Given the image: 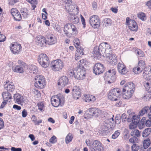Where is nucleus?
I'll return each instance as SVG.
<instances>
[{
    "label": "nucleus",
    "mask_w": 151,
    "mask_h": 151,
    "mask_svg": "<svg viewBox=\"0 0 151 151\" xmlns=\"http://www.w3.org/2000/svg\"><path fill=\"white\" fill-rule=\"evenodd\" d=\"M104 47V45H103L102 43L99 47H94L93 51L94 58L99 59L101 57V53H108Z\"/></svg>",
    "instance_id": "f257e3e1"
},
{
    "label": "nucleus",
    "mask_w": 151,
    "mask_h": 151,
    "mask_svg": "<svg viewBox=\"0 0 151 151\" xmlns=\"http://www.w3.org/2000/svg\"><path fill=\"white\" fill-rule=\"evenodd\" d=\"M37 60L41 66L45 68L47 67L50 63L48 58L44 54H40L38 57Z\"/></svg>",
    "instance_id": "f03ea898"
},
{
    "label": "nucleus",
    "mask_w": 151,
    "mask_h": 151,
    "mask_svg": "<svg viewBox=\"0 0 151 151\" xmlns=\"http://www.w3.org/2000/svg\"><path fill=\"white\" fill-rule=\"evenodd\" d=\"M116 73L115 70H109L106 72L104 78L109 83H113L116 80L115 76Z\"/></svg>",
    "instance_id": "7ed1b4c3"
},
{
    "label": "nucleus",
    "mask_w": 151,
    "mask_h": 151,
    "mask_svg": "<svg viewBox=\"0 0 151 151\" xmlns=\"http://www.w3.org/2000/svg\"><path fill=\"white\" fill-rule=\"evenodd\" d=\"M121 93L119 89L114 88L110 90L108 95V98L111 101L119 100L118 98Z\"/></svg>",
    "instance_id": "20e7f679"
},
{
    "label": "nucleus",
    "mask_w": 151,
    "mask_h": 151,
    "mask_svg": "<svg viewBox=\"0 0 151 151\" xmlns=\"http://www.w3.org/2000/svg\"><path fill=\"white\" fill-rule=\"evenodd\" d=\"M63 63L60 59L54 60L51 64V67L55 71L60 70L63 68Z\"/></svg>",
    "instance_id": "39448f33"
},
{
    "label": "nucleus",
    "mask_w": 151,
    "mask_h": 151,
    "mask_svg": "<svg viewBox=\"0 0 151 151\" xmlns=\"http://www.w3.org/2000/svg\"><path fill=\"white\" fill-rule=\"evenodd\" d=\"M131 135L133 137L129 139V142L132 143H137L139 141L138 138L140 136L139 130L136 129H133L131 133Z\"/></svg>",
    "instance_id": "423d86ee"
},
{
    "label": "nucleus",
    "mask_w": 151,
    "mask_h": 151,
    "mask_svg": "<svg viewBox=\"0 0 151 151\" xmlns=\"http://www.w3.org/2000/svg\"><path fill=\"white\" fill-rule=\"evenodd\" d=\"M90 150L91 151H103V147L102 144L100 141L95 140L92 143Z\"/></svg>",
    "instance_id": "0eeeda50"
},
{
    "label": "nucleus",
    "mask_w": 151,
    "mask_h": 151,
    "mask_svg": "<svg viewBox=\"0 0 151 151\" xmlns=\"http://www.w3.org/2000/svg\"><path fill=\"white\" fill-rule=\"evenodd\" d=\"M10 48L13 54L17 55L21 50L22 47L20 44L17 42H14L10 45Z\"/></svg>",
    "instance_id": "6e6552de"
},
{
    "label": "nucleus",
    "mask_w": 151,
    "mask_h": 151,
    "mask_svg": "<svg viewBox=\"0 0 151 151\" xmlns=\"http://www.w3.org/2000/svg\"><path fill=\"white\" fill-rule=\"evenodd\" d=\"M89 22L91 25L94 28H98L100 26V22L98 17L96 15H93L90 17Z\"/></svg>",
    "instance_id": "1a4fd4ad"
},
{
    "label": "nucleus",
    "mask_w": 151,
    "mask_h": 151,
    "mask_svg": "<svg viewBox=\"0 0 151 151\" xmlns=\"http://www.w3.org/2000/svg\"><path fill=\"white\" fill-rule=\"evenodd\" d=\"M85 74V69L77 68L75 70L74 77L76 79L81 80L84 78Z\"/></svg>",
    "instance_id": "9d476101"
},
{
    "label": "nucleus",
    "mask_w": 151,
    "mask_h": 151,
    "mask_svg": "<svg viewBox=\"0 0 151 151\" xmlns=\"http://www.w3.org/2000/svg\"><path fill=\"white\" fill-rule=\"evenodd\" d=\"M144 86L147 92L144 95L143 99L146 101H150L151 99V84L147 82L145 83Z\"/></svg>",
    "instance_id": "9b49d317"
},
{
    "label": "nucleus",
    "mask_w": 151,
    "mask_h": 151,
    "mask_svg": "<svg viewBox=\"0 0 151 151\" xmlns=\"http://www.w3.org/2000/svg\"><path fill=\"white\" fill-rule=\"evenodd\" d=\"M18 63L20 65L13 66L12 70L15 72L22 73L24 72L23 68L24 67L25 63L21 60H18Z\"/></svg>",
    "instance_id": "f8f14e48"
},
{
    "label": "nucleus",
    "mask_w": 151,
    "mask_h": 151,
    "mask_svg": "<svg viewBox=\"0 0 151 151\" xmlns=\"http://www.w3.org/2000/svg\"><path fill=\"white\" fill-rule=\"evenodd\" d=\"M104 67L103 65L101 63H98L94 66L93 72L96 75H99L103 73L104 71Z\"/></svg>",
    "instance_id": "ddd939ff"
},
{
    "label": "nucleus",
    "mask_w": 151,
    "mask_h": 151,
    "mask_svg": "<svg viewBox=\"0 0 151 151\" xmlns=\"http://www.w3.org/2000/svg\"><path fill=\"white\" fill-rule=\"evenodd\" d=\"M61 99V96L60 94L53 96L51 99L52 105L54 107H58L60 104Z\"/></svg>",
    "instance_id": "4468645a"
},
{
    "label": "nucleus",
    "mask_w": 151,
    "mask_h": 151,
    "mask_svg": "<svg viewBox=\"0 0 151 151\" xmlns=\"http://www.w3.org/2000/svg\"><path fill=\"white\" fill-rule=\"evenodd\" d=\"M81 89L79 87L74 86L72 89V94L73 99L76 100L78 99L81 96Z\"/></svg>",
    "instance_id": "2eb2a0df"
},
{
    "label": "nucleus",
    "mask_w": 151,
    "mask_h": 151,
    "mask_svg": "<svg viewBox=\"0 0 151 151\" xmlns=\"http://www.w3.org/2000/svg\"><path fill=\"white\" fill-rule=\"evenodd\" d=\"M12 15L13 17L15 20L17 21H20L22 19L21 14L16 8H12L11 11Z\"/></svg>",
    "instance_id": "dca6fc26"
},
{
    "label": "nucleus",
    "mask_w": 151,
    "mask_h": 151,
    "mask_svg": "<svg viewBox=\"0 0 151 151\" xmlns=\"http://www.w3.org/2000/svg\"><path fill=\"white\" fill-rule=\"evenodd\" d=\"M36 42L39 46L42 47L47 44L46 40L44 37L42 36H39L36 37Z\"/></svg>",
    "instance_id": "f3484780"
},
{
    "label": "nucleus",
    "mask_w": 151,
    "mask_h": 151,
    "mask_svg": "<svg viewBox=\"0 0 151 151\" xmlns=\"http://www.w3.org/2000/svg\"><path fill=\"white\" fill-rule=\"evenodd\" d=\"M68 82V77L65 76H63L59 79L58 84L63 87L67 85Z\"/></svg>",
    "instance_id": "a211bd4d"
},
{
    "label": "nucleus",
    "mask_w": 151,
    "mask_h": 151,
    "mask_svg": "<svg viewBox=\"0 0 151 151\" xmlns=\"http://www.w3.org/2000/svg\"><path fill=\"white\" fill-rule=\"evenodd\" d=\"M128 26L129 29L132 31L136 32L138 29V26L136 22L134 20L131 21Z\"/></svg>",
    "instance_id": "6ab92c4d"
},
{
    "label": "nucleus",
    "mask_w": 151,
    "mask_h": 151,
    "mask_svg": "<svg viewBox=\"0 0 151 151\" xmlns=\"http://www.w3.org/2000/svg\"><path fill=\"white\" fill-rule=\"evenodd\" d=\"M4 88L9 92H12L15 88V86L14 84L12 82L10 83L9 81H6V84L4 85Z\"/></svg>",
    "instance_id": "aec40b11"
},
{
    "label": "nucleus",
    "mask_w": 151,
    "mask_h": 151,
    "mask_svg": "<svg viewBox=\"0 0 151 151\" xmlns=\"http://www.w3.org/2000/svg\"><path fill=\"white\" fill-rule=\"evenodd\" d=\"M135 84L132 82H128L125 84L124 87L122 89V91L124 92L126 90H130L131 89H133L134 91L135 89Z\"/></svg>",
    "instance_id": "412c9836"
},
{
    "label": "nucleus",
    "mask_w": 151,
    "mask_h": 151,
    "mask_svg": "<svg viewBox=\"0 0 151 151\" xmlns=\"http://www.w3.org/2000/svg\"><path fill=\"white\" fill-rule=\"evenodd\" d=\"M46 41L47 44L52 45L57 42V39L54 35L49 36L47 37Z\"/></svg>",
    "instance_id": "4be33fe9"
},
{
    "label": "nucleus",
    "mask_w": 151,
    "mask_h": 151,
    "mask_svg": "<svg viewBox=\"0 0 151 151\" xmlns=\"http://www.w3.org/2000/svg\"><path fill=\"white\" fill-rule=\"evenodd\" d=\"M117 65L118 70L119 73L123 75L127 73V71L124 65L119 63Z\"/></svg>",
    "instance_id": "5701e85b"
},
{
    "label": "nucleus",
    "mask_w": 151,
    "mask_h": 151,
    "mask_svg": "<svg viewBox=\"0 0 151 151\" xmlns=\"http://www.w3.org/2000/svg\"><path fill=\"white\" fill-rule=\"evenodd\" d=\"M129 117L127 118L128 121H129V119L131 118L132 119V121L133 123L135 124H137L139 122L140 118L138 116L132 115V113L129 114Z\"/></svg>",
    "instance_id": "b1692460"
},
{
    "label": "nucleus",
    "mask_w": 151,
    "mask_h": 151,
    "mask_svg": "<svg viewBox=\"0 0 151 151\" xmlns=\"http://www.w3.org/2000/svg\"><path fill=\"white\" fill-rule=\"evenodd\" d=\"M14 100L19 104H20L23 102V96L18 93L14 94Z\"/></svg>",
    "instance_id": "393cba45"
},
{
    "label": "nucleus",
    "mask_w": 151,
    "mask_h": 151,
    "mask_svg": "<svg viewBox=\"0 0 151 151\" xmlns=\"http://www.w3.org/2000/svg\"><path fill=\"white\" fill-rule=\"evenodd\" d=\"M126 91L127 92L123 95V97L125 99H129L132 96V94L134 92V90L131 89V90H126Z\"/></svg>",
    "instance_id": "a878e982"
},
{
    "label": "nucleus",
    "mask_w": 151,
    "mask_h": 151,
    "mask_svg": "<svg viewBox=\"0 0 151 151\" xmlns=\"http://www.w3.org/2000/svg\"><path fill=\"white\" fill-rule=\"evenodd\" d=\"M107 58H109V61L112 64H115L117 62L116 57L114 54H109V56H108Z\"/></svg>",
    "instance_id": "bb28decb"
},
{
    "label": "nucleus",
    "mask_w": 151,
    "mask_h": 151,
    "mask_svg": "<svg viewBox=\"0 0 151 151\" xmlns=\"http://www.w3.org/2000/svg\"><path fill=\"white\" fill-rule=\"evenodd\" d=\"M35 86L39 89H42L44 88L45 85V83H42L38 80H35Z\"/></svg>",
    "instance_id": "cd10ccee"
},
{
    "label": "nucleus",
    "mask_w": 151,
    "mask_h": 151,
    "mask_svg": "<svg viewBox=\"0 0 151 151\" xmlns=\"http://www.w3.org/2000/svg\"><path fill=\"white\" fill-rule=\"evenodd\" d=\"M70 21L74 24L78 23L79 21V19L77 16L76 15H72L70 17Z\"/></svg>",
    "instance_id": "c85d7f7f"
},
{
    "label": "nucleus",
    "mask_w": 151,
    "mask_h": 151,
    "mask_svg": "<svg viewBox=\"0 0 151 151\" xmlns=\"http://www.w3.org/2000/svg\"><path fill=\"white\" fill-rule=\"evenodd\" d=\"M151 132V129L147 128L143 131L142 133V136L143 137H147Z\"/></svg>",
    "instance_id": "c756f323"
},
{
    "label": "nucleus",
    "mask_w": 151,
    "mask_h": 151,
    "mask_svg": "<svg viewBox=\"0 0 151 151\" xmlns=\"http://www.w3.org/2000/svg\"><path fill=\"white\" fill-rule=\"evenodd\" d=\"M20 11L23 17L24 18H26L27 17V15H28V12L27 9L25 8H23L21 9Z\"/></svg>",
    "instance_id": "7c9ffc66"
},
{
    "label": "nucleus",
    "mask_w": 151,
    "mask_h": 151,
    "mask_svg": "<svg viewBox=\"0 0 151 151\" xmlns=\"http://www.w3.org/2000/svg\"><path fill=\"white\" fill-rule=\"evenodd\" d=\"M112 117H111L108 119L106 121V123H108L110 126V128L111 129H113L115 127V124H112V122L114 121V119L113 117L114 116V115H112Z\"/></svg>",
    "instance_id": "2f4dec72"
},
{
    "label": "nucleus",
    "mask_w": 151,
    "mask_h": 151,
    "mask_svg": "<svg viewBox=\"0 0 151 151\" xmlns=\"http://www.w3.org/2000/svg\"><path fill=\"white\" fill-rule=\"evenodd\" d=\"M73 136L71 133H69L66 136L65 139V143L67 144L69 143L72 140Z\"/></svg>",
    "instance_id": "473e14b6"
},
{
    "label": "nucleus",
    "mask_w": 151,
    "mask_h": 151,
    "mask_svg": "<svg viewBox=\"0 0 151 151\" xmlns=\"http://www.w3.org/2000/svg\"><path fill=\"white\" fill-rule=\"evenodd\" d=\"M149 107L148 106H146L143 108L139 113V116H142L145 113H147L149 111Z\"/></svg>",
    "instance_id": "72a5a7b5"
},
{
    "label": "nucleus",
    "mask_w": 151,
    "mask_h": 151,
    "mask_svg": "<svg viewBox=\"0 0 151 151\" xmlns=\"http://www.w3.org/2000/svg\"><path fill=\"white\" fill-rule=\"evenodd\" d=\"M85 61V60L84 59L80 60L78 62L79 65H78L77 68H81V69H85V68L84 67L86 65Z\"/></svg>",
    "instance_id": "f704fd0d"
},
{
    "label": "nucleus",
    "mask_w": 151,
    "mask_h": 151,
    "mask_svg": "<svg viewBox=\"0 0 151 151\" xmlns=\"http://www.w3.org/2000/svg\"><path fill=\"white\" fill-rule=\"evenodd\" d=\"M2 96L4 99H6V100H8L9 99H12V96L11 94L9 92H4L2 93Z\"/></svg>",
    "instance_id": "c9c22d12"
},
{
    "label": "nucleus",
    "mask_w": 151,
    "mask_h": 151,
    "mask_svg": "<svg viewBox=\"0 0 151 151\" xmlns=\"http://www.w3.org/2000/svg\"><path fill=\"white\" fill-rule=\"evenodd\" d=\"M29 72L33 73H36L37 71V68L35 65H31L29 67Z\"/></svg>",
    "instance_id": "e433bc0d"
},
{
    "label": "nucleus",
    "mask_w": 151,
    "mask_h": 151,
    "mask_svg": "<svg viewBox=\"0 0 151 151\" xmlns=\"http://www.w3.org/2000/svg\"><path fill=\"white\" fill-rule=\"evenodd\" d=\"M75 5H72L70 4V5L65 6V9L68 12H74L75 10Z\"/></svg>",
    "instance_id": "4c0bfd02"
},
{
    "label": "nucleus",
    "mask_w": 151,
    "mask_h": 151,
    "mask_svg": "<svg viewBox=\"0 0 151 151\" xmlns=\"http://www.w3.org/2000/svg\"><path fill=\"white\" fill-rule=\"evenodd\" d=\"M143 69V67L141 68L139 66H138L134 68L133 69V71L135 74H138L141 73Z\"/></svg>",
    "instance_id": "58836bf2"
},
{
    "label": "nucleus",
    "mask_w": 151,
    "mask_h": 151,
    "mask_svg": "<svg viewBox=\"0 0 151 151\" xmlns=\"http://www.w3.org/2000/svg\"><path fill=\"white\" fill-rule=\"evenodd\" d=\"M142 148V146L137 145L136 144H134L131 146V149L132 151H138V150Z\"/></svg>",
    "instance_id": "ea45409f"
},
{
    "label": "nucleus",
    "mask_w": 151,
    "mask_h": 151,
    "mask_svg": "<svg viewBox=\"0 0 151 151\" xmlns=\"http://www.w3.org/2000/svg\"><path fill=\"white\" fill-rule=\"evenodd\" d=\"M151 144V142L149 139H147L145 140L143 142V147L145 149H146Z\"/></svg>",
    "instance_id": "a19ab883"
},
{
    "label": "nucleus",
    "mask_w": 151,
    "mask_h": 151,
    "mask_svg": "<svg viewBox=\"0 0 151 151\" xmlns=\"http://www.w3.org/2000/svg\"><path fill=\"white\" fill-rule=\"evenodd\" d=\"M108 132V128H103L100 131L99 133L102 136H105L107 135Z\"/></svg>",
    "instance_id": "79ce46f5"
},
{
    "label": "nucleus",
    "mask_w": 151,
    "mask_h": 151,
    "mask_svg": "<svg viewBox=\"0 0 151 151\" xmlns=\"http://www.w3.org/2000/svg\"><path fill=\"white\" fill-rule=\"evenodd\" d=\"M35 80L39 81L42 83H45V78L44 76L42 75L37 76L35 78Z\"/></svg>",
    "instance_id": "37998d69"
},
{
    "label": "nucleus",
    "mask_w": 151,
    "mask_h": 151,
    "mask_svg": "<svg viewBox=\"0 0 151 151\" xmlns=\"http://www.w3.org/2000/svg\"><path fill=\"white\" fill-rule=\"evenodd\" d=\"M103 22L106 26H109L111 24V20L109 18H106L104 19Z\"/></svg>",
    "instance_id": "c03bdc74"
},
{
    "label": "nucleus",
    "mask_w": 151,
    "mask_h": 151,
    "mask_svg": "<svg viewBox=\"0 0 151 151\" xmlns=\"http://www.w3.org/2000/svg\"><path fill=\"white\" fill-rule=\"evenodd\" d=\"M77 52L76 53L80 55V56H82L84 54L83 49L80 47L76 48Z\"/></svg>",
    "instance_id": "a18cd8bd"
},
{
    "label": "nucleus",
    "mask_w": 151,
    "mask_h": 151,
    "mask_svg": "<svg viewBox=\"0 0 151 151\" xmlns=\"http://www.w3.org/2000/svg\"><path fill=\"white\" fill-rule=\"evenodd\" d=\"M101 112V110L95 108L93 116H98L100 115Z\"/></svg>",
    "instance_id": "49530a36"
},
{
    "label": "nucleus",
    "mask_w": 151,
    "mask_h": 151,
    "mask_svg": "<svg viewBox=\"0 0 151 151\" xmlns=\"http://www.w3.org/2000/svg\"><path fill=\"white\" fill-rule=\"evenodd\" d=\"M120 131L117 130L112 135V138L113 139H116L120 134Z\"/></svg>",
    "instance_id": "de8ad7c7"
},
{
    "label": "nucleus",
    "mask_w": 151,
    "mask_h": 151,
    "mask_svg": "<svg viewBox=\"0 0 151 151\" xmlns=\"http://www.w3.org/2000/svg\"><path fill=\"white\" fill-rule=\"evenodd\" d=\"M73 42L76 48L79 47L80 42L78 38H75L73 40Z\"/></svg>",
    "instance_id": "09e8293b"
},
{
    "label": "nucleus",
    "mask_w": 151,
    "mask_h": 151,
    "mask_svg": "<svg viewBox=\"0 0 151 151\" xmlns=\"http://www.w3.org/2000/svg\"><path fill=\"white\" fill-rule=\"evenodd\" d=\"M102 44L103 45H104V47L105 49L106 52H107V50L111 49L110 45L106 42H103Z\"/></svg>",
    "instance_id": "8fccbe9b"
},
{
    "label": "nucleus",
    "mask_w": 151,
    "mask_h": 151,
    "mask_svg": "<svg viewBox=\"0 0 151 151\" xmlns=\"http://www.w3.org/2000/svg\"><path fill=\"white\" fill-rule=\"evenodd\" d=\"M95 109V108H92L89 109V112L88 113V115L89 117L93 116Z\"/></svg>",
    "instance_id": "3c124183"
},
{
    "label": "nucleus",
    "mask_w": 151,
    "mask_h": 151,
    "mask_svg": "<svg viewBox=\"0 0 151 151\" xmlns=\"http://www.w3.org/2000/svg\"><path fill=\"white\" fill-rule=\"evenodd\" d=\"M136 52H137V55L139 57H142L144 55V53L140 49H138L136 50Z\"/></svg>",
    "instance_id": "603ef678"
},
{
    "label": "nucleus",
    "mask_w": 151,
    "mask_h": 151,
    "mask_svg": "<svg viewBox=\"0 0 151 151\" xmlns=\"http://www.w3.org/2000/svg\"><path fill=\"white\" fill-rule=\"evenodd\" d=\"M150 73H148V74L147 73H143V78L147 80H148L150 79Z\"/></svg>",
    "instance_id": "864d4df0"
},
{
    "label": "nucleus",
    "mask_w": 151,
    "mask_h": 151,
    "mask_svg": "<svg viewBox=\"0 0 151 151\" xmlns=\"http://www.w3.org/2000/svg\"><path fill=\"white\" fill-rule=\"evenodd\" d=\"M57 141L56 137L53 136L50 139V142L52 144L55 143Z\"/></svg>",
    "instance_id": "5fc2aeb1"
},
{
    "label": "nucleus",
    "mask_w": 151,
    "mask_h": 151,
    "mask_svg": "<svg viewBox=\"0 0 151 151\" xmlns=\"http://www.w3.org/2000/svg\"><path fill=\"white\" fill-rule=\"evenodd\" d=\"M145 65V63L143 60H140L139 62L138 66H139L141 68L144 67Z\"/></svg>",
    "instance_id": "6e6d98bb"
},
{
    "label": "nucleus",
    "mask_w": 151,
    "mask_h": 151,
    "mask_svg": "<svg viewBox=\"0 0 151 151\" xmlns=\"http://www.w3.org/2000/svg\"><path fill=\"white\" fill-rule=\"evenodd\" d=\"M73 24L71 23L66 24L65 26L64 29L67 30L71 29Z\"/></svg>",
    "instance_id": "4d7b16f0"
},
{
    "label": "nucleus",
    "mask_w": 151,
    "mask_h": 151,
    "mask_svg": "<svg viewBox=\"0 0 151 151\" xmlns=\"http://www.w3.org/2000/svg\"><path fill=\"white\" fill-rule=\"evenodd\" d=\"M38 109L42 111L43 110V108L44 107V105L43 102H40L37 104Z\"/></svg>",
    "instance_id": "13d9d810"
},
{
    "label": "nucleus",
    "mask_w": 151,
    "mask_h": 151,
    "mask_svg": "<svg viewBox=\"0 0 151 151\" xmlns=\"http://www.w3.org/2000/svg\"><path fill=\"white\" fill-rule=\"evenodd\" d=\"M138 17L141 20L144 21L145 16L144 13H141V14H138Z\"/></svg>",
    "instance_id": "bf43d9fd"
},
{
    "label": "nucleus",
    "mask_w": 151,
    "mask_h": 151,
    "mask_svg": "<svg viewBox=\"0 0 151 151\" xmlns=\"http://www.w3.org/2000/svg\"><path fill=\"white\" fill-rule=\"evenodd\" d=\"M120 116H119V117H118V116H116L115 118V123L118 124H119L120 123Z\"/></svg>",
    "instance_id": "052dcab7"
},
{
    "label": "nucleus",
    "mask_w": 151,
    "mask_h": 151,
    "mask_svg": "<svg viewBox=\"0 0 151 151\" xmlns=\"http://www.w3.org/2000/svg\"><path fill=\"white\" fill-rule=\"evenodd\" d=\"M4 127V122L2 119L0 118V129H3Z\"/></svg>",
    "instance_id": "680f3d73"
},
{
    "label": "nucleus",
    "mask_w": 151,
    "mask_h": 151,
    "mask_svg": "<svg viewBox=\"0 0 151 151\" xmlns=\"http://www.w3.org/2000/svg\"><path fill=\"white\" fill-rule=\"evenodd\" d=\"M137 124H135L132 122L129 126V129H132L135 128L136 127Z\"/></svg>",
    "instance_id": "e2e57ef3"
},
{
    "label": "nucleus",
    "mask_w": 151,
    "mask_h": 151,
    "mask_svg": "<svg viewBox=\"0 0 151 151\" xmlns=\"http://www.w3.org/2000/svg\"><path fill=\"white\" fill-rule=\"evenodd\" d=\"M139 123V129H142L145 127V122L140 121Z\"/></svg>",
    "instance_id": "0e129e2a"
},
{
    "label": "nucleus",
    "mask_w": 151,
    "mask_h": 151,
    "mask_svg": "<svg viewBox=\"0 0 151 151\" xmlns=\"http://www.w3.org/2000/svg\"><path fill=\"white\" fill-rule=\"evenodd\" d=\"M11 150L12 151H22V149L21 148H16L14 147H12L11 148Z\"/></svg>",
    "instance_id": "69168bd1"
},
{
    "label": "nucleus",
    "mask_w": 151,
    "mask_h": 151,
    "mask_svg": "<svg viewBox=\"0 0 151 151\" xmlns=\"http://www.w3.org/2000/svg\"><path fill=\"white\" fill-rule=\"evenodd\" d=\"M145 125L147 127H150L151 126V121L149 119L146 120L145 123Z\"/></svg>",
    "instance_id": "338daca9"
},
{
    "label": "nucleus",
    "mask_w": 151,
    "mask_h": 151,
    "mask_svg": "<svg viewBox=\"0 0 151 151\" xmlns=\"http://www.w3.org/2000/svg\"><path fill=\"white\" fill-rule=\"evenodd\" d=\"M146 5L149 9L151 10V0L148 1L146 2Z\"/></svg>",
    "instance_id": "774afa93"
}]
</instances>
